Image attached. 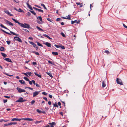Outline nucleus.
<instances>
[{
	"mask_svg": "<svg viewBox=\"0 0 127 127\" xmlns=\"http://www.w3.org/2000/svg\"><path fill=\"white\" fill-rule=\"evenodd\" d=\"M62 20V19L61 18H58L57 19L56 21H59Z\"/></svg>",
	"mask_w": 127,
	"mask_h": 127,
	"instance_id": "nucleus-52",
	"label": "nucleus"
},
{
	"mask_svg": "<svg viewBox=\"0 0 127 127\" xmlns=\"http://www.w3.org/2000/svg\"><path fill=\"white\" fill-rule=\"evenodd\" d=\"M77 22V20H75L74 21H71V24H73Z\"/></svg>",
	"mask_w": 127,
	"mask_h": 127,
	"instance_id": "nucleus-40",
	"label": "nucleus"
},
{
	"mask_svg": "<svg viewBox=\"0 0 127 127\" xmlns=\"http://www.w3.org/2000/svg\"><path fill=\"white\" fill-rule=\"evenodd\" d=\"M43 35L45 37H47L49 39H52V38H51L50 37H49V36H48L46 34H43Z\"/></svg>",
	"mask_w": 127,
	"mask_h": 127,
	"instance_id": "nucleus-16",
	"label": "nucleus"
},
{
	"mask_svg": "<svg viewBox=\"0 0 127 127\" xmlns=\"http://www.w3.org/2000/svg\"><path fill=\"white\" fill-rule=\"evenodd\" d=\"M19 82L22 84H25V82L23 80H19Z\"/></svg>",
	"mask_w": 127,
	"mask_h": 127,
	"instance_id": "nucleus-17",
	"label": "nucleus"
},
{
	"mask_svg": "<svg viewBox=\"0 0 127 127\" xmlns=\"http://www.w3.org/2000/svg\"><path fill=\"white\" fill-rule=\"evenodd\" d=\"M1 30L3 32L5 33H6V34H9V35H11V33L6 32L5 31H4V30H3L1 29Z\"/></svg>",
	"mask_w": 127,
	"mask_h": 127,
	"instance_id": "nucleus-19",
	"label": "nucleus"
},
{
	"mask_svg": "<svg viewBox=\"0 0 127 127\" xmlns=\"http://www.w3.org/2000/svg\"><path fill=\"white\" fill-rule=\"evenodd\" d=\"M28 6V8L31 10H32V8L31 5H29V6Z\"/></svg>",
	"mask_w": 127,
	"mask_h": 127,
	"instance_id": "nucleus-34",
	"label": "nucleus"
},
{
	"mask_svg": "<svg viewBox=\"0 0 127 127\" xmlns=\"http://www.w3.org/2000/svg\"><path fill=\"white\" fill-rule=\"evenodd\" d=\"M29 43L30 44H31L32 45H33V46L34 47H36V45L35 43H34L33 42L29 41Z\"/></svg>",
	"mask_w": 127,
	"mask_h": 127,
	"instance_id": "nucleus-11",
	"label": "nucleus"
},
{
	"mask_svg": "<svg viewBox=\"0 0 127 127\" xmlns=\"http://www.w3.org/2000/svg\"><path fill=\"white\" fill-rule=\"evenodd\" d=\"M116 82L118 84H120L121 85H123L121 80L120 79H119L118 78H117Z\"/></svg>",
	"mask_w": 127,
	"mask_h": 127,
	"instance_id": "nucleus-4",
	"label": "nucleus"
},
{
	"mask_svg": "<svg viewBox=\"0 0 127 127\" xmlns=\"http://www.w3.org/2000/svg\"><path fill=\"white\" fill-rule=\"evenodd\" d=\"M18 11L20 12H24L20 8H19L18 9Z\"/></svg>",
	"mask_w": 127,
	"mask_h": 127,
	"instance_id": "nucleus-38",
	"label": "nucleus"
},
{
	"mask_svg": "<svg viewBox=\"0 0 127 127\" xmlns=\"http://www.w3.org/2000/svg\"><path fill=\"white\" fill-rule=\"evenodd\" d=\"M27 73L29 75L31 76H33L32 73L31 72H27Z\"/></svg>",
	"mask_w": 127,
	"mask_h": 127,
	"instance_id": "nucleus-27",
	"label": "nucleus"
},
{
	"mask_svg": "<svg viewBox=\"0 0 127 127\" xmlns=\"http://www.w3.org/2000/svg\"><path fill=\"white\" fill-rule=\"evenodd\" d=\"M32 81L34 85L36 84L34 80H32Z\"/></svg>",
	"mask_w": 127,
	"mask_h": 127,
	"instance_id": "nucleus-56",
	"label": "nucleus"
},
{
	"mask_svg": "<svg viewBox=\"0 0 127 127\" xmlns=\"http://www.w3.org/2000/svg\"><path fill=\"white\" fill-rule=\"evenodd\" d=\"M49 97L50 98H52V95H49Z\"/></svg>",
	"mask_w": 127,
	"mask_h": 127,
	"instance_id": "nucleus-61",
	"label": "nucleus"
},
{
	"mask_svg": "<svg viewBox=\"0 0 127 127\" xmlns=\"http://www.w3.org/2000/svg\"><path fill=\"white\" fill-rule=\"evenodd\" d=\"M20 26L24 28H30V26L29 24L25 23L24 24L21 23Z\"/></svg>",
	"mask_w": 127,
	"mask_h": 127,
	"instance_id": "nucleus-2",
	"label": "nucleus"
},
{
	"mask_svg": "<svg viewBox=\"0 0 127 127\" xmlns=\"http://www.w3.org/2000/svg\"><path fill=\"white\" fill-rule=\"evenodd\" d=\"M61 17L63 19H69V20L71 19V18H66V17Z\"/></svg>",
	"mask_w": 127,
	"mask_h": 127,
	"instance_id": "nucleus-41",
	"label": "nucleus"
},
{
	"mask_svg": "<svg viewBox=\"0 0 127 127\" xmlns=\"http://www.w3.org/2000/svg\"><path fill=\"white\" fill-rule=\"evenodd\" d=\"M42 93L44 95H47V93L45 92H43Z\"/></svg>",
	"mask_w": 127,
	"mask_h": 127,
	"instance_id": "nucleus-49",
	"label": "nucleus"
},
{
	"mask_svg": "<svg viewBox=\"0 0 127 127\" xmlns=\"http://www.w3.org/2000/svg\"><path fill=\"white\" fill-rule=\"evenodd\" d=\"M123 25L125 28H127V26H126L124 24H123Z\"/></svg>",
	"mask_w": 127,
	"mask_h": 127,
	"instance_id": "nucleus-55",
	"label": "nucleus"
},
{
	"mask_svg": "<svg viewBox=\"0 0 127 127\" xmlns=\"http://www.w3.org/2000/svg\"><path fill=\"white\" fill-rule=\"evenodd\" d=\"M43 98L46 101H48V100L47 99V98L46 97H44Z\"/></svg>",
	"mask_w": 127,
	"mask_h": 127,
	"instance_id": "nucleus-53",
	"label": "nucleus"
},
{
	"mask_svg": "<svg viewBox=\"0 0 127 127\" xmlns=\"http://www.w3.org/2000/svg\"><path fill=\"white\" fill-rule=\"evenodd\" d=\"M35 102V101L34 100H32L31 102V105H33Z\"/></svg>",
	"mask_w": 127,
	"mask_h": 127,
	"instance_id": "nucleus-42",
	"label": "nucleus"
},
{
	"mask_svg": "<svg viewBox=\"0 0 127 127\" xmlns=\"http://www.w3.org/2000/svg\"><path fill=\"white\" fill-rule=\"evenodd\" d=\"M46 73H47L48 75H49L50 77H53V76H52V74L50 72H46Z\"/></svg>",
	"mask_w": 127,
	"mask_h": 127,
	"instance_id": "nucleus-15",
	"label": "nucleus"
},
{
	"mask_svg": "<svg viewBox=\"0 0 127 127\" xmlns=\"http://www.w3.org/2000/svg\"><path fill=\"white\" fill-rule=\"evenodd\" d=\"M105 86H106V84H105V82L104 81H103L102 87H103L104 88L105 87Z\"/></svg>",
	"mask_w": 127,
	"mask_h": 127,
	"instance_id": "nucleus-20",
	"label": "nucleus"
},
{
	"mask_svg": "<svg viewBox=\"0 0 127 127\" xmlns=\"http://www.w3.org/2000/svg\"><path fill=\"white\" fill-rule=\"evenodd\" d=\"M7 99H5L3 100V102L4 103H5L7 102Z\"/></svg>",
	"mask_w": 127,
	"mask_h": 127,
	"instance_id": "nucleus-57",
	"label": "nucleus"
},
{
	"mask_svg": "<svg viewBox=\"0 0 127 127\" xmlns=\"http://www.w3.org/2000/svg\"><path fill=\"white\" fill-rule=\"evenodd\" d=\"M24 78L26 81H29V80L27 77H24Z\"/></svg>",
	"mask_w": 127,
	"mask_h": 127,
	"instance_id": "nucleus-31",
	"label": "nucleus"
},
{
	"mask_svg": "<svg viewBox=\"0 0 127 127\" xmlns=\"http://www.w3.org/2000/svg\"><path fill=\"white\" fill-rule=\"evenodd\" d=\"M14 39L15 40H17L20 42H22V41L21 39L17 36L14 37Z\"/></svg>",
	"mask_w": 127,
	"mask_h": 127,
	"instance_id": "nucleus-5",
	"label": "nucleus"
},
{
	"mask_svg": "<svg viewBox=\"0 0 127 127\" xmlns=\"http://www.w3.org/2000/svg\"><path fill=\"white\" fill-rule=\"evenodd\" d=\"M12 20L14 21L15 23H18V24L20 26V25L21 24V23L19 22H18V21H17V20H16L15 19H13V18H12Z\"/></svg>",
	"mask_w": 127,
	"mask_h": 127,
	"instance_id": "nucleus-12",
	"label": "nucleus"
},
{
	"mask_svg": "<svg viewBox=\"0 0 127 127\" xmlns=\"http://www.w3.org/2000/svg\"><path fill=\"white\" fill-rule=\"evenodd\" d=\"M29 81V83L30 85H32V81Z\"/></svg>",
	"mask_w": 127,
	"mask_h": 127,
	"instance_id": "nucleus-62",
	"label": "nucleus"
},
{
	"mask_svg": "<svg viewBox=\"0 0 127 127\" xmlns=\"http://www.w3.org/2000/svg\"><path fill=\"white\" fill-rule=\"evenodd\" d=\"M8 24L10 26H13L14 25L12 23H11L10 21H9Z\"/></svg>",
	"mask_w": 127,
	"mask_h": 127,
	"instance_id": "nucleus-37",
	"label": "nucleus"
},
{
	"mask_svg": "<svg viewBox=\"0 0 127 127\" xmlns=\"http://www.w3.org/2000/svg\"><path fill=\"white\" fill-rule=\"evenodd\" d=\"M7 62H12L11 60L9 58H8L7 59L6 61Z\"/></svg>",
	"mask_w": 127,
	"mask_h": 127,
	"instance_id": "nucleus-33",
	"label": "nucleus"
},
{
	"mask_svg": "<svg viewBox=\"0 0 127 127\" xmlns=\"http://www.w3.org/2000/svg\"><path fill=\"white\" fill-rule=\"evenodd\" d=\"M23 120L29 121H33L34 120L33 119H32L29 118H23Z\"/></svg>",
	"mask_w": 127,
	"mask_h": 127,
	"instance_id": "nucleus-10",
	"label": "nucleus"
},
{
	"mask_svg": "<svg viewBox=\"0 0 127 127\" xmlns=\"http://www.w3.org/2000/svg\"><path fill=\"white\" fill-rule=\"evenodd\" d=\"M61 35L63 36L64 37H65V36L64 35V34L63 33V32H62L61 33Z\"/></svg>",
	"mask_w": 127,
	"mask_h": 127,
	"instance_id": "nucleus-43",
	"label": "nucleus"
},
{
	"mask_svg": "<svg viewBox=\"0 0 127 127\" xmlns=\"http://www.w3.org/2000/svg\"><path fill=\"white\" fill-rule=\"evenodd\" d=\"M48 62L49 63L51 64H53L54 65H55V64L53 62H52L50 61L49 60L48 61Z\"/></svg>",
	"mask_w": 127,
	"mask_h": 127,
	"instance_id": "nucleus-21",
	"label": "nucleus"
},
{
	"mask_svg": "<svg viewBox=\"0 0 127 127\" xmlns=\"http://www.w3.org/2000/svg\"><path fill=\"white\" fill-rule=\"evenodd\" d=\"M59 47L62 49H65V47L64 46H63L62 44H60L59 45Z\"/></svg>",
	"mask_w": 127,
	"mask_h": 127,
	"instance_id": "nucleus-26",
	"label": "nucleus"
},
{
	"mask_svg": "<svg viewBox=\"0 0 127 127\" xmlns=\"http://www.w3.org/2000/svg\"><path fill=\"white\" fill-rule=\"evenodd\" d=\"M40 91H35L32 94L33 97H35L38 95L40 92Z\"/></svg>",
	"mask_w": 127,
	"mask_h": 127,
	"instance_id": "nucleus-6",
	"label": "nucleus"
},
{
	"mask_svg": "<svg viewBox=\"0 0 127 127\" xmlns=\"http://www.w3.org/2000/svg\"><path fill=\"white\" fill-rule=\"evenodd\" d=\"M41 5L43 6V7H44V9H47V8H46V7L45 6V5L43 4H42V3L41 4Z\"/></svg>",
	"mask_w": 127,
	"mask_h": 127,
	"instance_id": "nucleus-36",
	"label": "nucleus"
},
{
	"mask_svg": "<svg viewBox=\"0 0 127 127\" xmlns=\"http://www.w3.org/2000/svg\"><path fill=\"white\" fill-rule=\"evenodd\" d=\"M4 48L3 47H1L0 48V51H3L4 50Z\"/></svg>",
	"mask_w": 127,
	"mask_h": 127,
	"instance_id": "nucleus-25",
	"label": "nucleus"
},
{
	"mask_svg": "<svg viewBox=\"0 0 127 127\" xmlns=\"http://www.w3.org/2000/svg\"><path fill=\"white\" fill-rule=\"evenodd\" d=\"M27 73H23L22 74H24L26 76L28 77H29V76L27 74Z\"/></svg>",
	"mask_w": 127,
	"mask_h": 127,
	"instance_id": "nucleus-44",
	"label": "nucleus"
},
{
	"mask_svg": "<svg viewBox=\"0 0 127 127\" xmlns=\"http://www.w3.org/2000/svg\"><path fill=\"white\" fill-rule=\"evenodd\" d=\"M23 98L22 97H20L17 100L16 102H23Z\"/></svg>",
	"mask_w": 127,
	"mask_h": 127,
	"instance_id": "nucleus-7",
	"label": "nucleus"
},
{
	"mask_svg": "<svg viewBox=\"0 0 127 127\" xmlns=\"http://www.w3.org/2000/svg\"><path fill=\"white\" fill-rule=\"evenodd\" d=\"M32 52L33 53H34L35 54L37 55H39V54L38 52H36L35 51H32Z\"/></svg>",
	"mask_w": 127,
	"mask_h": 127,
	"instance_id": "nucleus-24",
	"label": "nucleus"
},
{
	"mask_svg": "<svg viewBox=\"0 0 127 127\" xmlns=\"http://www.w3.org/2000/svg\"><path fill=\"white\" fill-rule=\"evenodd\" d=\"M21 120H23V118L22 119H18L16 118H13L11 119V121H20Z\"/></svg>",
	"mask_w": 127,
	"mask_h": 127,
	"instance_id": "nucleus-8",
	"label": "nucleus"
},
{
	"mask_svg": "<svg viewBox=\"0 0 127 127\" xmlns=\"http://www.w3.org/2000/svg\"><path fill=\"white\" fill-rule=\"evenodd\" d=\"M16 89L18 91V92L19 93L26 92V91L25 90L22 89L19 87H17Z\"/></svg>",
	"mask_w": 127,
	"mask_h": 127,
	"instance_id": "nucleus-3",
	"label": "nucleus"
},
{
	"mask_svg": "<svg viewBox=\"0 0 127 127\" xmlns=\"http://www.w3.org/2000/svg\"><path fill=\"white\" fill-rule=\"evenodd\" d=\"M52 54L54 56H56L58 55V53L57 52H52Z\"/></svg>",
	"mask_w": 127,
	"mask_h": 127,
	"instance_id": "nucleus-14",
	"label": "nucleus"
},
{
	"mask_svg": "<svg viewBox=\"0 0 127 127\" xmlns=\"http://www.w3.org/2000/svg\"><path fill=\"white\" fill-rule=\"evenodd\" d=\"M76 4L78 5H82V3H81L80 2H76Z\"/></svg>",
	"mask_w": 127,
	"mask_h": 127,
	"instance_id": "nucleus-51",
	"label": "nucleus"
},
{
	"mask_svg": "<svg viewBox=\"0 0 127 127\" xmlns=\"http://www.w3.org/2000/svg\"><path fill=\"white\" fill-rule=\"evenodd\" d=\"M30 12L32 13L35 16L36 15V14L33 11V9H32V10H30Z\"/></svg>",
	"mask_w": 127,
	"mask_h": 127,
	"instance_id": "nucleus-22",
	"label": "nucleus"
},
{
	"mask_svg": "<svg viewBox=\"0 0 127 127\" xmlns=\"http://www.w3.org/2000/svg\"><path fill=\"white\" fill-rule=\"evenodd\" d=\"M37 19H39V20H40V21L41 22H42V17H41V16H38V18L37 17Z\"/></svg>",
	"mask_w": 127,
	"mask_h": 127,
	"instance_id": "nucleus-29",
	"label": "nucleus"
},
{
	"mask_svg": "<svg viewBox=\"0 0 127 127\" xmlns=\"http://www.w3.org/2000/svg\"><path fill=\"white\" fill-rule=\"evenodd\" d=\"M36 28L40 31H43V30L42 29H41L38 26H37L36 27Z\"/></svg>",
	"mask_w": 127,
	"mask_h": 127,
	"instance_id": "nucleus-28",
	"label": "nucleus"
},
{
	"mask_svg": "<svg viewBox=\"0 0 127 127\" xmlns=\"http://www.w3.org/2000/svg\"><path fill=\"white\" fill-rule=\"evenodd\" d=\"M27 14L28 16H30L31 15V14L29 12H28Z\"/></svg>",
	"mask_w": 127,
	"mask_h": 127,
	"instance_id": "nucleus-59",
	"label": "nucleus"
},
{
	"mask_svg": "<svg viewBox=\"0 0 127 127\" xmlns=\"http://www.w3.org/2000/svg\"><path fill=\"white\" fill-rule=\"evenodd\" d=\"M5 12L8 14V15L9 14H10V13L8 10H6L5 11Z\"/></svg>",
	"mask_w": 127,
	"mask_h": 127,
	"instance_id": "nucleus-45",
	"label": "nucleus"
},
{
	"mask_svg": "<svg viewBox=\"0 0 127 127\" xmlns=\"http://www.w3.org/2000/svg\"><path fill=\"white\" fill-rule=\"evenodd\" d=\"M53 105L54 107H58V106L57 105V103L56 102H55V103H54Z\"/></svg>",
	"mask_w": 127,
	"mask_h": 127,
	"instance_id": "nucleus-23",
	"label": "nucleus"
},
{
	"mask_svg": "<svg viewBox=\"0 0 127 127\" xmlns=\"http://www.w3.org/2000/svg\"><path fill=\"white\" fill-rule=\"evenodd\" d=\"M49 124L51 125H55V123L54 122H53L52 123H49Z\"/></svg>",
	"mask_w": 127,
	"mask_h": 127,
	"instance_id": "nucleus-30",
	"label": "nucleus"
},
{
	"mask_svg": "<svg viewBox=\"0 0 127 127\" xmlns=\"http://www.w3.org/2000/svg\"><path fill=\"white\" fill-rule=\"evenodd\" d=\"M39 113H40L42 112V111H41L39 109H37L36 110Z\"/></svg>",
	"mask_w": 127,
	"mask_h": 127,
	"instance_id": "nucleus-48",
	"label": "nucleus"
},
{
	"mask_svg": "<svg viewBox=\"0 0 127 127\" xmlns=\"http://www.w3.org/2000/svg\"><path fill=\"white\" fill-rule=\"evenodd\" d=\"M4 21L6 24H8V23L9 22V21L5 19H4Z\"/></svg>",
	"mask_w": 127,
	"mask_h": 127,
	"instance_id": "nucleus-39",
	"label": "nucleus"
},
{
	"mask_svg": "<svg viewBox=\"0 0 127 127\" xmlns=\"http://www.w3.org/2000/svg\"><path fill=\"white\" fill-rule=\"evenodd\" d=\"M36 42L37 43V45L38 46H40L43 47V45L41 44L40 43H39L38 42Z\"/></svg>",
	"mask_w": 127,
	"mask_h": 127,
	"instance_id": "nucleus-32",
	"label": "nucleus"
},
{
	"mask_svg": "<svg viewBox=\"0 0 127 127\" xmlns=\"http://www.w3.org/2000/svg\"><path fill=\"white\" fill-rule=\"evenodd\" d=\"M6 42L8 45H9L11 43V41H7Z\"/></svg>",
	"mask_w": 127,
	"mask_h": 127,
	"instance_id": "nucleus-50",
	"label": "nucleus"
},
{
	"mask_svg": "<svg viewBox=\"0 0 127 127\" xmlns=\"http://www.w3.org/2000/svg\"><path fill=\"white\" fill-rule=\"evenodd\" d=\"M38 11L41 12L42 13H43V11L41 9H38Z\"/></svg>",
	"mask_w": 127,
	"mask_h": 127,
	"instance_id": "nucleus-47",
	"label": "nucleus"
},
{
	"mask_svg": "<svg viewBox=\"0 0 127 127\" xmlns=\"http://www.w3.org/2000/svg\"><path fill=\"white\" fill-rule=\"evenodd\" d=\"M24 31H26V32H28V33H29V31L26 29H25L24 30Z\"/></svg>",
	"mask_w": 127,
	"mask_h": 127,
	"instance_id": "nucleus-63",
	"label": "nucleus"
},
{
	"mask_svg": "<svg viewBox=\"0 0 127 127\" xmlns=\"http://www.w3.org/2000/svg\"><path fill=\"white\" fill-rule=\"evenodd\" d=\"M0 26L2 28H3L6 29H7V30H9L10 31V32L12 34H13V35H16V36H18L19 35V34H17L15 33L14 32L10 31L9 29H8L6 27H5L4 26H3L2 24H0Z\"/></svg>",
	"mask_w": 127,
	"mask_h": 127,
	"instance_id": "nucleus-1",
	"label": "nucleus"
},
{
	"mask_svg": "<svg viewBox=\"0 0 127 127\" xmlns=\"http://www.w3.org/2000/svg\"><path fill=\"white\" fill-rule=\"evenodd\" d=\"M42 121L41 120L40 121H37L35 122V124H38L39 123H41V122H42Z\"/></svg>",
	"mask_w": 127,
	"mask_h": 127,
	"instance_id": "nucleus-35",
	"label": "nucleus"
},
{
	"mask_svg": "<svg viewBox=\"0 0 127 127\" xmlns=\"http://www.w3.org/2000/svg\"><path fill=\"white\" fill-rule=\"evenodd\" d=\"M4 97L8 98H10V97L9 96H4Z\"/></svg>",
	"mask_w": 127,
	"mask_h": 127,
	"instance_id": "nucleus-60",
	"label": "nucleus"
},
{
	"mask_svg": "<svg viewBox=\"0 0 127 127\" xmlns=\"http://www.w3.org/2000/svg\"><path fill=\"white\" fill-rule=\"evenodd\" d=\"M32 64L33 65H35L37 64V63L36 62H33Z\"/></svg>",
	"mask_w": 127,
	"mask_h": 127,
	"instance_id": "nucleus-54",
	"label": "nucleus"
},
{
	"mask_svg": "<svg viewBox=\"0 0 127 127\" xmlns=\"http://www.w3.org/2000/svg\"><path fill=\"white\" fill-rule=\"evenodd\" d=\"M1 54L3 56L5 57H6L7 56L6 55L3 53L1 52Z\"/></svg>",
	"mask_w": 127,
	"mask_h": 127,
	"instance_id": "nucleus-18",
	"label": "nucleus"
},
{
	"mask_svg": "<svg viewBox=\"0 0 127 127\" xmlns=\"http://www.w3.org/2000/svg\"><path fill=\"white\" fill-rule=\"evenodd\" d=\"M43 43L44 44L46 45L47 47H51V44L48 42H44Z\"/></svg>",
	"mask_w": 127,
	"mask_h": 127,
	"instance_id": "nucleus-9",
	"label": "nucleus"
},
{
	"mask_svg": "<svg viewBox=\"0 0 127 127\" xmlns=\"http://www.w3.org/2000/svg\"><path fill=\"white\" fill-rule=\"evenodd\" d=\"M105 52L108 54L110 53V52L108 50H105Z\"/></svg>",
	"mask_w": 127,
	"mask_h": 127,
	"instance_id": "nucleus-46",
	"label": "nucleus"
},
{
	"mask_svg": "<svg viewBox=\"0 0 127 127\" xmlns=\"http://www.w3.org/2000/svg\"><path fill=\"white\" fill-rule=\"evenodd\" d=\"M48 103L49 105H50L51 104V102L50 101H49L48 102Z\"/></svg>",
	"mask_w": 127,
	"mask_h": 127,
	"instance_id": "nucleus-64",
	"label": "nucleus"
},
{
	"mask_svg": "<svg viewBox=\"0 0 127 127\" xmlns=\"http://www.w3.org/2000/svg\"><path fill=\"white\" fill-rule=\"evenodd\" d=\"M12 20L14 21L15 23H18V24L20 26V25L21 24V23L19 22H18V21H17V20H16L15 19H13V18H12Z\"/></svg>",
	"mask_w": 127,
	"mask_h": 127,
	"instance_id": "nucleus-13",
	"label": "nucleus"
},
{
	"mask_svg": "<svg viewBox=\"0 0 127 127\" xmlns=\"http://www.w3.org/2000/svg\"><path fill=\"white\" fill-rule=\"evenodd\" d=\"M54 46L57 48H58L60 47L58 45H57L55 44L54 45Z\"/></svg>",
	"mask_w": 127,
	"mask_h": 127,
	"instance_id": "nucleus-58",
	"label": "nucleus"
}]
</instances>
